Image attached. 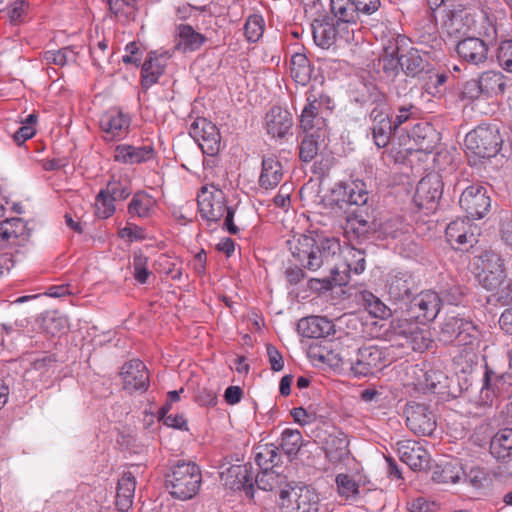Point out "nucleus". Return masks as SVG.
Segmentation results:
<instances>
[{
    "label": "nucleus",
    "instance_id": "f257e3e1",
    "mask_svg": "<svg viewBox=\"0 0 512 512\" xmlns=\"http://www.w3.org/2000/svg\"><path fill=\"white\" fill-rule=\"evenodd\" d=\"M287 246L292 256L303 268L311 272L322 271L324 273L322 278L324 287L333 286L334 273L339 269L336 266V260H341L339 238L311 227L304 234L293 235L287 240ZM346 267L345 264L340 265L342 270H345Z\"/></svg>",
    "mask_w": 512,
    "mask_h": 512
},
{
    "label": "nucleus",
    "instance_id": "f03ea898",
    "mask_svg": "<svg viewBox=\"0 0 512 512\" xmlns=\"http://www.w3.org/2000/svg\"><path fill=\"white\" fill-rule=\"evenodd\" d=\"M331 354L337 364L348 368L355 376H367L385 365L383 352L376 346L360 348L355 341L339 342Z\"/></svg>",
    "mask_w": 512,
    "mask_h": 512
},
{
    "label": "nucleus",
    "instance_id": "7ed1b4c3",
    "mask_svg": "<svg viewBox=\"0 0 512 512\" xmlns=\"http://www.w3.org/2000/svg\"><path fill=\"white\" fill-rule=\"evenodd\" d=\"M202 475L198 465L191 461L178 460L171 466L166 477V486L172 497L186 501L198 493Z\"/></svg>",
    "mask_w": 512,
    "mask_h": 512
},
{
    "label": "nucleus",
    "instance_id": "20e7f679",
    "mask_svg": "<svg viewBox=\"0 0 512 512\" xmlns=\"http://www.w3.org/2000/svg\"><path fill=\"white\" fill-rule=\"evenodd\" d=\"M198 209L200 215L208 223H216L225 216L224 226L231 234H237L239 229L233 222L234 211L225 204V195L214 185L203 186L198 194Z\"/></svg>",
    "mask_w": 512,
    "mask_h": 512
},
{
    "label": "nucleus",
    "instance_id": "39448f33",
    "mask_svg": "<svg viewBox=\"0 0 512 512\" xmlns=\"http://www.w3.org/2000/svg\"><path fill=\"white\" fill-rule=\"evenodd\" d=\"M279 498L282 512H320L319 494L310 486L288 485Z\"/></svg>",
    "mask_w": 512,
    "mask_h": 512
},
{
    "label": "nucleus",
    "instance_id": "423d86ee",
    "mask_svg": "<svg viewBox=\"0 0 512 512\" xmlns=\"http://www.w3.org/2000/svg\"><path fill=\"white\" fill-rule=\"evenodd\" d=\"M502 142L499 129L495 125L478 126L464 140L465 147L480 158L495 156L500 151Z\"/></svg>",
    "mask_w": 512,
    "mask_h": 512
},
{
    "label": "nucleus",
    "instance_id": "0eeeda50",
    "mask_svg": "<svg viewBox=\"0 0 512 512\" xmlns=\"http://www.w3.org/2000/svg\"><path fill=\"white\" fill-rule=\"evenodd\" d=\"M391 329L396 336L402 337L405 343L414 351H425L432 344L431 331L418 322L408 319H395L391 322Z\"/></svg>",
    "mask_w": 512,
    "mask_h": 512
},
{
    "label": "nucleus",
    "instance_id": "6e6552de",
    "mask_svg": "<svg viewBox=\"0 0 512 512\" xmlns=\"http://www.w3.org/2000/svg\"><path fill=\"white\" fill-rule=\"evenodd\" d=\"M190 135L198 143L202 152L214 156L220 151L221 136L217 126L206 118L196 119L190 127Z\"/></svg>",
    "mask_w": 512,
    "mask_h": 512
},
{
    "label": "nucleus",
    "instance_id": "1a4fd4ad",
    "mask_svg": "<svg viewBox=\"0 0 512 512\" xmlns=\"http://www.w3.org/2000/svg\"><path fill=\"white\" fill-rule=\"evenodd\" d=\"M407 426L415 434L430 435L436 428L435 415L423 403L410 402L404 410Z\"/></svg>",
    "mask_w": 512,
    "mask_h": 512
},
{
    "label": "nucleus",
    "instance_id": "9d476101",
    "mask_svg": "<svg viewBox=\"0 0 512 512\" xmlns=\"http://www.w3.org/2000/svg\"><path fill=\"white\" fill-rule=\"evenodd\" d=\"M459 204L468 217L481 219L488 212L491 200L486 188L471 185L462 192Z\"/></svg>",
    "mask_w": 512,
    "mask_h": 512
},
{
    "label": "nucleus",
    "instance_id": "9b49d317",
    "mask_svg": "<svg viewBox=\"0 0 512 512\" xmlns=\"http://www.w3.org/2000/svg\"><path fill=\"white\" fill-rule=\"evenodd\" d=\"M225 487L233 491H244L249 498L254 497V482L250 465L232 464L220 473Z\"/></svg>",
    "mask_w": 512,
    "mask_h": 512
},
{
    "label": "nucleus",
    "instance_id": "f8f14e48",
    "mask_svg": "<svg viewBox=\"0 0 512 512\" xmlns=\"http://www.w3.org/2000/svg\"><path fill=\"white\" fill-rule=\"evenodd\" d=\"M345 264V270L337 269L333 277V286L346 285L349 281L350 273L360 274L365 270V258L360 250L349 246H341V260H336V266Z\"/></svg>",
    "mask_w": 512,
    "mask_h": 512
},
{
    "label": "nucleus",
    "instance_id": "ddd939ff",
    "mask_svg": "<svg viewBox=\"0 0 512 512\" xmlns=\"http://www.w3.org/2000/svg\"><path fill=\"white\" fill-rule=\"evenodd\" d=\"M441 336L445 342L456 341L458 345H467L477 336L476 326L460 317H448L442 328Z\"/></svg>",
    "mask_w": 512,
    "mask_h": 512
},
{
    "label": "nucleus",
    "instance_id": "4468645a",
    "mask_svg": "<svg viewBox=\"0 0 512 512\" xmlns=\"http://www.w3.org/2000/svg\"><path fill=\"white\" fill-rule=\"evenodd\" d=\"M115 161L128 165L148 163L156 159V151L152 144L130 145L119 144L114 148Z\"/></svg>",
    "mask_w": 512,
    "mask_h": 512
},
{
    "label": "nucleus",
    "instance_id": "2eb2a0df",
    "mask_svg": "<svg viewBox=\"0 0 512 512\" xmlns=\"http://www.w3.org/2000/svg\"><path fill=\"white\" fill-rule=\"evenodd\" d=\"M99 125L106 137L112 140L122 138L128 133L130 119L122 111L112 108L101 115Z\"/></svg>",
    "mask_w": 512,
    "mask_h": 512
},
{
    "label": "nucleus",
    "instance_id": "dca6fc26",
    "mask_svg": "<svg viewBox=\"0 0 512 512\" xmlns=\"http://www.w3.org/2000/svg\"><path fill=\"white\" fill-rule=\"evenodd\" d=\"M121 375L123 378V387L127 391H144L148 387V371L144 363L139 360H133L123 365Z\"/></svg>",
    "mask_w": 512,
    "mask_h": 512
},
{
    "label": "nucleus",
    "instance_id": "f3484780",
    "mask_svg": "<svg viewBox=\"0 0 512 512\" xmlns=\"http://www.w3.org/2000/svg\"><path fill=\"white\" fill-rule=\"evenodd\" d=\"M478 227L465 219H457L446 228V238L451 244L473 246L476 243Z\"/></svg>",
    "mask_w": 512,
    "mask_h": 512
},
{
    "label": "nucleus",
    "instance_id": "a211bd4d",
    "mask_svg": "<svg viewBox=\"0 0 512 512\" xmlns=\"http://www.w3.org/2000/svg\"><path fill=\"white\" fill-rule=\"evenodd\" d=\"M411 310L416 314V318L423 320H433L440 311V298L436 292L424 291L413 298Z\"/></svg>",
    "mask_w": 512,
    "mask_h": 512
},
{
    "label": "nucleus",
    "instance_id": "6ab92c4d",
    "mask_svg": "<svg viewBox=\"0 0 512 512\" xmlns=\"http://www.w3.org/2000/svg\"><path fill=\"white\" fill-rule=\"evenodd\" d=\"M457 53L463 60L479 65L487 60L488 46L482 39L470 37L458 43Z\"/></svg>",
    "mask_w": 512,
    "mask_h": 512
},
{
    "label": "nucleus",
    "instance_id": "aec40b11",
    "mask_svg": "<svg viewBox=\"0 0 512 512\" xmlns=\"http://www.w3.org/2000/svg\"><path fill=\"white\" fill-rule=\"evenodd\" d=\"M292 116L282 107H273L266 114L267 132L274 138L284 137L292 127Z\"/></svg>",
    "mask_w": 512,
    "mask_h": 512
},
{
    "label": "nucleus",
    "instance_id": "412c9836",
    "mask_svg": "<svg viewBox=\"0 0 512 512\" xmlns=\"http://www.w3.org/2000/svg\"><path fill=\"white\" fill-rule=\"evenodd\" d=\"M168 53L158 54L150 52L142 65V84L144 87H150L157 82L169 59Z\"/></svg>",
    "mask_w": 512,
    "mask_h": 512
},
{
    "label": "nucleus",
    "instance_id": "4be33fe9",
    "mask_svg": "<svg viewBox=\"0 0 512 512\" xmlns=\"http://www.w3.org/2000/svg\"><path fill=\"white\" fill-rule=\"evenodd\" d=\"M29 237L27 225L22 218L12 217L2 220V242L7 241L12 246L22 245ZM4 243H2V250Z\"/></svg>",
    "mask_w": 512,
    "mask_h": 512
},
{
    "label": "nucleus",
    "instance_id": "5701e85b",
    "mask_svg": "<svg viewBox=\"0 0 512 512\" xmlns=\"http://www.w3.org/2000/svg\"><path fill=\"white\" fill-rule=\"evenodd\" d=\"M440 196V181L437 177H425L419 181L415 193V201L418 206L431 208Z\"/></svg>",
    "mask_w": 512,
    "mask_h": 512
},
{
    "label": "nucleus",
    "instance_id": "b1692460",
    "mask_svg": "<svg viewBox=\"0 0 512 512\" xmlns=\"http://www.w3.org/2000/svg\"><path fill=\"white\" fill-rule=\"evenodd\" d=\"M135 489V476L131 472H124L118 480L116 490V506L120 512H126L131 508Z\"/></svg>",
    "mask_w": 512,
    "mask_h": 512
},
{
    "label": "nucleus",
    "instance_id": "393cba45",
    "mask_svg": "<svg viewBox=\"0 0 512 512\" xmlns=\"http://www.w3.org/2000/svg\"><path fill=\"white\" fill-rule=\"evenodd\" d=\"M283 175V167L278 159L273 156L263 158L259 177V185L262 188H275L282 181Z\"/></svg>",
    "mask_w": 512,
    "mask_h": 512
},
{
    "label": "nucleus",
    "instance_id": "a878e982",
    "mask_svg": "<svg viewBox=\"0 0 512 512\" xmlns=\"http://www.w3.org/2000/svg\"><path fill=\"white\" fill-rule=\"evenodd\" d=\"M338 495L347 501H355L361 494V488H363L368 481L358 475L357 478L345 474L339 473L335 479Z\"/></svg>",
    "mask_w": 512,
    "mask_h": 512
},
{
    "label": "nucleus",
    "instance_id": "bb28decb",
    "mask_svg": "<svg viewBox=\"0 0 512 512\" xmlns=\"http://www.w3.org/2000/svg\"><path fill=\"white\" fill-rule=\"evenodd\" d=\"M487 261L490 262V264H493L494 270H490V273H482L480 275V283L486 290L495 292L499 295L504 283L502 260L497 254H489Z\"/></svg>",
    "mask_w": 512,
    "mask_h": 512
},
{
    "label": "nucleus",
    "instance_id": "cd10ccee",
    "mask_svg": "<svg viewBox=\"0 0 512 512\" xmlns=\"http://www.w3.org/2000/svg\"><path fill=\"white\" fill-rule=\"evenodd\" d=\"M333 325L324 317L303 318L298 323V331L307 338H322L330 334Z\"/></svg>",
    "mask_w": 512,
    "mask_h": 512
},
{
    "label": "nucleus",
    "instance_id": "c85d7f7f",
    "mask_svg": "<svg viewBox=\"0 0 512 512\" xmlns=\"http://www.w3.org/2000/svg\"><path fill=\"white\" fill-rule=\"evenodd\" d=\"M413 279L407 272L393 271L387 279V290L391 298L402 300L409 297Z\"/></svg>",
    "mask_w": 512,
    "mask_h": 512
},
{
    "label": "nucleus",
    "instance_id": "c756f323",
    "mask_svg": "<svg viewBox=\"0 0 512 512\" xmlns=\"http://www.w3.org/2000/svg\"><path fill=\"white\" fill-rule=\"evenodd\" d=\"M300 126L306 133H316L317 138H325V120L318 116V107L314 102L306 105L300 117Z\"/></svg>",
    "mask_w": 512,
    "mask_h": 512
},
{
    "label": "nucleus",
    "instance_id": "7c9ffc66",
    "mask_svg": "<svg viewBox=\"0 0 512 512\" xmlns=\"http://www.w3.org/2000/svg\"><path fill=\"white\" fill-rule=\"evenodd\" d=\"M338 29L337 24L328 20H314L312 34L315 44L323 49H328L335 43Z\"/></svg>",
    "mask_w": 512,
    "mask_h": 512
},
{
    "label": "nucleus",
    "instance_id": "2f4dec72",
    "mask_svg": "<svg viewBox=\"0 0 512 512\" xmlns=\"http://www.w3.org/2000/svg\"><path fill=\"white\" fill-rule=\"evenodd\" d=\"M469 17L470 13L460 3L442 11L443 23L451 32H461L467 26Z\"/></svg>",
    "mask_w": 512,
    "mask_h": 512
},
{
    "label": "nucleus",
    "instance_id": "473e14b6",
    "mask_svg": "<svg viewBox=\"0 0 512 512\" xmlns=\"http://www.w3.org/2000/svg\"><path fill=\"white\" fill-rule=\"evenodd\" d=\"M484 97H494L504 93L506 83L501 72L485 71L478 77Z\"/></svg>",
    "mask_w": 512,
    "mask_h": 512
},
{
    "label": "nucleus",
    "instance_id": "72a5a7b5",
    "mask_svg": "<svg viewBox=\"0 0 512 512\" xmlns=\"http://www.w3.org/2000/svg\"><path fill=\"white\" fill-rule=\"evenodd\" d=\"M291 453L284 450H261L255 455V462L263 471L276 470L285 461H290Z\"/></svg>",
    "mask_w": 512,
    "mask_h": 512
},
{
    "label": "nucleus",
    "instance_id": "f704fd0d",
    "mask_svg": "<svg viewBox=\"0 0 512 512\" xmlns=\"http://www.w3.org/2000/svg\"><path fill=\"white\" fill-rule=\"evenodd\" d=\"M331 11L337 18L338 28L343 24H355L359 16L352 0H331Z\"/></svg>",
    "mask_w": 512,
    "mask_h": 512
},
{
    "label": "nucleus",
    "instance_id": "c9c22d12",
    "mask_svg": "<svg viewBox=\"0 0 512 512\" xmlns=\"http://www.w3.org/2000/svg\"><path fill=\"white\" fill-rule=\"evenodd\" d=\"M400 459L415 471L428 470L434 466V460L428 450H404Z\"/></svg>",
    "mask_w": 512,
    "mask_h": 512
},
{
    "label": "nucleus",
    "instance_id": "e433bc0d",
    "mask_svg": "<svg viewBox=\"0 0 512 512\" xmlns=\"http://www.w3.org/2000/svg\"><path fill=\"white\" fill-rule=\"evenodd\" d=\"M290 70L293 79L301 85H305L312 75V68L309 60L303 53H295L292 56Z\"/></svg>",
    "mask_w": 512,
    "mask_h": 512
},
{
    "label": "nucleus",
    "instance_id": "4c0bfd02",
    "mask_svg": "<svg viewBox=\"0 0 512 512\" xmlns=\"http://www.w3.org/2000/svg\"><path fill=\"white\" fill-rule=\"evenodd\" d=\"M156 205L155 199L145 192L136 193L129 206L128 211L132 216L140 218L149 217Z\"/></svg>",
    "mask_w": 512,
    "mask_h": 512
},
{
    "label": "nucleus",
    "instance_id": "58836bf2",
    "mask_svg": "<svg viewBox=\"0 0 512 512\" xmlns=\"http://www.w3.org/2000/svg\"><path fill=\"white\" fill-rule=\"evenodd\" d=\"M359 301L369 314L376 318L384 319L390 315L389 308L378 297L369 291H362L359 294Z\"/></svg>",
    "mask_w": 512,
    "mask_h": 512
},
{
    "label": "nucleus",
    "instance_id": "ea45409f",
    "mask_svg": "<svg viewBox=\"0 0 512 512\" xmlns=\"http://www.w3.org/2000/svg\"><path fill=\"white\" fill-rule=\"evenodd\" d=\"M178 34L180 38L179 45L184 51H194L201 47L206 40L202 34L194 31L189 25H180Z\"/></svg>",
    "mask_w": 512,
    "mask_h": 512
},
{
    "label": "nucleus",
    "instance_id": "a19ab883",
    "mask_svg": "<svg viewBox=\"0 0 512 512\" xmlns=\"http://www.w3.org/2000/svg\"><path fill=\"white\" fill-rule=\"evenodd\" d=\"M433 472V480L439 483H458L465 475L464 470L457 463H447L440 469L436 464Z\"/></svg>",
    "mask_w": 512,
    "mask_h": 512
},
{
    "label": "nucleus",
    "instance_id": "79ce46f5",
    "mask_svg": "<svg viewBox=\"0 0 512 512\" xmlns=\"http://www.w3.org/2000/svg\"><path fill=\"white\" fill-rule=\"evenodd\" d=\"M392 130H394V128L389 117L380 115L379 120L372 128L374 143L377 147L383 148L388 145Z\"/></svg>",
    "mask_w": 512,
    "mask_h": 512
},
{
    "label": "nucleus",
    "instance_id": "37998d69",
    "mask_svg": "<svg viewBox=\"0 0 512 512\" xmlns=\"http://www.w3.org/2000/svg\"><path fill=\"white\" fill-rule=\"evenodd\" d=\"M346 189V201L353 205H364L368 201V190L366 184L361 180H354L344 185Z\"/></svg>",
    "mask_w": 512,
    "mask_h": 512
},
{
    "label": "nucleus",
    "instance_id": "c03bdc74",
    "mask_svg": "<svg viewBox=\"0 0 512 512\" xmlns=\"http://www.w3.org/2000/svg\"><path fill=\"white\" fill-rule=\"evenodd\" d=\"M322 203L325 208L334 212L342 210L347 203L345 186L343 184L335 185L333 189L323 197Z\"/></svg>",
    "mask_w": 512,
    "mask_h": 512
},
{
    "label": "nucleus",
    "instance_id": "a18cd8bd",
    "mask_svg": "<svg viewBox=\"0 0 512 512\" xmlns=\"http://www.w3.org/2000/svg\"><path fill=\"white\" fill-rule=\"evenodd\" d=\"M253 482L254 488L268 492L277 488L281 484L282 478L277 470H261Z\"/></svg>",
    "mask_w": 512,
    "mask_h": 512
},
{
    "label": "nucleus",
    "instance_id": "49530a36",
    "mask_svg": "<svg viewBox=\"0 0 512 512\" xmlns=\"http://www.w3.org/2000/svg\"><path fill=\"white\" fill-rule=\"evenodd\" d=\"M401 68L407 75L416 76L424 68V61L417 50H410L401 56Z\"/></svg>",
    "mask_w": 512,
    "mask_h": 512
},
{
    "label": "nucleus",
    "instance_id": "de8ad7c7",
    "mask_svg": "<svg viewBox=\"0 0 512 512\" xmlns=\"http://www.w3.org/2000/svg\"><path fill=\"white\" fill-rule=\"evenodd\" d=\"M307 135L300 145V157L303 161H311L318 153L319 141H324L323 138H317L316 133H306Z\"/></svg>",
    "mask_w": 512,
    "mask_h": 512
},
{
    "label": "nucleus",
    "instance_id": "09e8293b",
    "mask_svg": "<svg viewBox=\"0 0 512 512\" xmlns=\"http://www.w3.org/2000/svg\"><path fill=\"white\" fill-rule=\"evenodd\" d=\"M115 201L105 190H102L95 201V214L97 217L102 219L110 217L115 212Z\"/></svg>",
    "mask_w": 512,
    "mask_h": 512
},
{
    "label": "nucleus",
    "instance_id": "8fccbe9b",
    "mask_svg": "<svg viewBox=\"0 0 512 512\" xmlns=\"http://www.w3.org/2000/svg\"><path fill=\"white\" fill-rule=\"evenodd\" d=\"M28 4L25 0H7L6 16L11 24H18L24 20Z\"/></svg>",
    "mask_w": 512,
    "mask_h": 512
},
{
    "label": "nucleus",
    "instance_id": "3c124183",
    "mask_svg": "<svg viewBox=\"0 0 512 512\" xmlns=\"http://www.w3.org/2000/svg\"><path fill=\"white\" fill-rule=\"evenodd\" d=\"M105 191L116 201H122L131 194V187L128 180H116L112 179Z\"/></svg>",
    "mask_w": 512,
    "mask_h": 512
},
{
    "label": "nucleus",
    "instance_id": "603ef678",
    "mask_svg": "<svg viewBox=\"0 0 512 512\" xmlns=\"http://www.w3.org/2000/svg\"><path fill=\"white\" fill-rule=\"evenodd\" d=\"M44 58L48 64L64 66L75 60V53L69 48L47 51Z\"/></svg>",
    "mask_w": 512,
    "mask_h": 512
},
{
    "label": "nucleus",
    "instance_id": "864d4df0",
    "mask_svg": "<svg viewBox=\"0 0 512 512\" xmlns=\"http://www.w3.org/2000/svg\"><path fill=\"white\" fill-rule=\"evenodd\" d=\"M244 28L247 39L251 42H256L264 31L263 19L258 15L250 16Z\"/></svg>",
    "mask_w": 512,
    "mask_h": 512
},
{
    "label": "nucleus",
    "instance_id": "5fc2aeb1",
    "mask_svg": "<svg viewBox=\"0 0 512 512\" xmlns=\"http://www.w3.org/2000/svg\"><path fill=\"white\" fill-rule=\"evenodd\" d=\"M133 268H134L133 275H134L135 279L141 284L146 283L150 272L147 267V258L143 254H141V253L134 254Z\"/></svg>",
    "mask_w": 512,
    "mask_h": 512
},
{
    "label": "nucleus",
    "instance_id": "6e6d98bb",
    "mask_svg": "<svg viewBox=\"0 0 512 512\" xmlns=\"http://www.w3.org/2000/svg\"><path fill=\"white\" fill-rule=\"evenodd\" d=\"M497 59L499 65L509 73H512V41L501 42L498 47Z\"/></svg>",
    "mask_w": 512,
    "mask_h": 512
},
{
    "label": "nucleus",
    "instance_id": "4d7b16f0",
    "mask_svg": "<svg viewBox=\"0 0 512 512\" xmlns=\"http://www.w3.org/2000/svg\"><path fill=\"white\" fill-rule=\"evenodd\" d=\"M380 64L385 73L389 76L396 75L399 67H401V57L398 58L396 50H392L391 53H385L380 58Z\"/></svg>",
    "mask_w": 512,
    "mask_h": 512
},
{
    "label": "nucleus",
    "instance_id": "13d9d810",
    "mask_svg": "<svg viewBox=\"0 0 512 512\" xmlns=\"http://www.w3.org/2000/svg\"><path fill=\"white\" fill-rule=\"evenodd\" d=\"M281 448H301L302 435L298 430L285 429L281 435Z\"/></svg>",
    "mask_w": 512,
    "mask_h": 512
},
{
    "label": "nucleus",
    "instance_id": "bf43d9fd",
    "mask_svg": "<svg viewBox=\"0 0 512 512\" xmlns=\"http://www.w3.org/2000/svg\"><path fill=\"white\" fill-rule=\"evenodd\" d=\"M411 512H437L439 505L434 501H428L424 497H418L408 502Z\"/></svg>",
    "mask_w": 512,
    "mask_h": 512
},
{
    "label": "nucleus",
    "instance_id": "052dcab7",
    "mask_svg": "<svg viewBox=\"0 0 512 512\" xmlns=\"http://www.w3.org/2000/svg\"><path fill=\"white\" fill-rule=\"evenodd\" d=\"M348 226L358 237H364L372 231L371 224L362 216L358 215L348 219Z\"/></svg>",
    "mask_w": 512,
    "mask_h": 512
},
{
    "label": "nucleus",
    "instance_id": "680f3d73",
    "mask_svg": "<svg viewBox=\"0 0 512 512\" xmlns=\"http://www.w3.org/2000/svg\"><path fill=\"white\" fill-rule=\"evenodd\" d=\"M490 448H512V429L498 431L491 439Z\"/></svg>",
    "mask_w": 512,
    "mask_h": 512
},
{
    "label": "nucleus",
    "instance_id": "e2e57ef3",
    "mask_svg": "<svg viewBox=\"0 0 512 512\" xmlns=\"http://www.w3.org/2000/svg\"><path fill=\"white\" fill-rule=\"evenodd\" d=\"M462 95L466 99L474 100L483 96V91L480 86L479 79H471L467 81L462 90Z\"/></svg>",
    "mask_w": 512,
    "mask_h": 512
},
{
    "label": "nucleus",
    "instance_id": "0e129e2a",
    "mask_svg": "<svg viewBox=\"0 0 512 512\" xmlns=\"http://www.w3.org/2000/svg\"><path fill=\"white\" fill-rule=\"evenodd\" d=\"M358 14L371 15L380 7V0H352Z\"/></svg>",
    "mask_w": 512,
    "mask_h": 512
},
{
    "label": "nucleus",
    "instance_id": "69168bd1",
    "mask_svg": "<svg viewBox=\"0 0 512 512\" xmlns=\"http://www.w3.org/2000/svg\"><path fill=\"white\" fill-rule=\"evenodd\" d=\"M119 235L123 239L129 241H140L145 239L144 230L136 225H128L119 231Z\"/></svg>",
    "mask_w": 512,
    "mask_h": 512
},
{
    "label": "nucleus",
    "instance_id": "338daca9",
    "mask_svg": "<svg viewBox=\"0 0 512 512\" xmlns=\"http://www.w3.org/2000/svg\"><path fill=\"white\" fill-rule=\"evenodd\" d=\"M161 419L163 423L172 428L183 429L186 428V420L183 415L175 414V415H167V408H162V416Z\"/></svg>",
    "mask_w": 512,
    "mask_h": 512
},
{
    "label": "nucleus",
    "instance_id": "774afa93",
    "mask_svg": "<svg viewBox=\"0 0 512 512\" xmlns=\"http://www.w3.org/2000/svg\"><path fill=\"white\" fill-rule=\"evenodd\" d=\"M66 319L62 316L52 315L45 320V329L50 334H55L66 325Z\"/></svg>",
    "mask_w": 512,
    "mask_h": 512
}]
</instances>
